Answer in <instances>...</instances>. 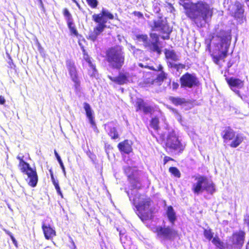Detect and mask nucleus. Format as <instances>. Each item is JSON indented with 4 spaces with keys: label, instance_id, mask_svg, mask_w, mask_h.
I'll list each match as a JSON object with an SVG mask.
<instances>
[{
    "label": "nucleus",
    "instance_id": "nucleus-63",
    "mask_svg": "<svg viewBox=\"0 0 249 249\" xmlns=\"http://www.w3.org/2000/svg\"><path fill=\"white\" fill-rule=\"evenodd\" d=\"M73 2H76V0H72Z\"/></svg>",
    "mask_w": 249,
    "mask_h": 249
},
{
    "label": "nucleus",
    "instance_id": "nucleus-43",
    "mask_svg": "<svg viewBox=\"0 0 249 249\" xmlns=\"http://www.w3.org/2000/svg\"><path fill=\"white\" fill-rule=\"evenodd\" d=\"M153 11L155 13H158L160 11V8L159 7V4L158 3H155L153 4Z\"/></svg>",
    "mask_w": 249,
    "mask_h": 249
},
{
    "label": "nucleus",
    "instance_id": "nucleus-31",
    "mask_svg": "<svg viewBox=\"0 0 249 249\" xmlns=\"http://www.w3.org/2000/svg\"><path fill=\"white\" fill-rule=\"evenodd\" d=\"M74 83V90L76 94H80L81 92V82L80 79H74V80H72Z\"/></svg>",
    "mask_w": 249,
    "mask_h": 249
},
{
    "label": "nucleus",
    "instance_id": "nucleus-33",
    "mask_svg": "<svg viewBox=\"0 0 249 249\" xmlns=\"http://www.w3.org/2000/svg\"><path fill=\"white\" fill-rule=\"evenodd\" d=\"M19 166L20 167L21 172L24 173H26L28 170H29V169L32 168L30 165L24 161L19 162Z\"/></svg>",
    "mask_w": 249,
    "mask_h": 249
},
{
    "label": "nucleus",
    "instance_id": "nucleus-10",
    "mask_svg": "<svg viewBox=\"0 0 249 249\" xmlns=\"http://www.w3.org/2000/svg\"><path fill=\"white\" fill-rule=\"evenodd\" d=\"M156 231L159 237L166 240H172L177 235V232L169 227H158Z\"/></svg>",
    "mask_w": 249,
    "mask_h": 249
},
{
    "label": "nucleus",
    "instance_id": "nucleus-35",
    "mask_svg": "<svg viewBox=\"0 0 249 249\" xmlns=\"http://www.w3.org/2000/svg\"><path fill=\"white\" fill-rule=\"evenodd\" d=\"M54 154H55V157L60 164V166L62 170L64 175L66 177V172L65 171V168L63 163L60 157L59 156V155H58V154L57 153V152H56V150H54Z\"/></svg>",
    "mask_w": 249,
    "mask_h": 249
},
{
    "label": "nucleus",
    "instance_id": "nucleus-40",
    "mask_svg": "<svg viewBox=\"0 0 249 249\" xmlns=\"http://www.w3.org/2000/svg\"><path fill=\"white\" fill-rule=\"evenodd\" d=\"M88 4L92 8H95L98 5V1L97 0H86Z\"/></svg>",
    "mask_w": 249,
    "mask_h": 249
},
{
    "label": "nucleus",
    "instance_id": "nucleus-28",
    "mask_svg": "<svg viewBox=\"0 0 249 249\" xmlns=\"http://www.w3.org/2000/svg\"><path fill=\"white\" fill-rule=\"evenodd\" d=\"M135 39L139 42H142L145 46L150 45V42L148 40V36L146 35L137 34L135 35Z\"/></svg>",
    "mask_w": 249,
    "mask_h": 249
},
{
    "label": "nucleus",
    "instance_id": "nucleus-49",
    "mask_svg": "<svg viewBox=\"0 0 249 249\" xmlns=\"http://www.w3.org/2000/svg\"><path fill=\"white\" fill-rule=\"evenodd\" d=\"M139 66L142 68H143V67L148 68L149 69L153 70H154V69L152 67H149L147 65H143V64L142 63H139Z\"/></svg>",
    "mask_w": 249,
    "mask_h": 249
},
{
    "label": "nucleus",
    "instance_id": "nucleus-19",
    "mask_svg": "<svg viewBox=\"0 0 249 249\" xmlns=\"http://www.w3.org/2000/svg\"><path fill=\"white\" fill-rule=\"evenodd\" d=\"M84 108L86 111V116L89 119V123L94 129L96 128L95 122L94 120V117L93 116V111L92 110L90 106L87 103H84Z\"/></svg>",
    "mask_w": 249,
    "mask_h": 249
},
{
    "label": "nucleus",
    "instance_id": "nucleus-44",
    "mask_svg": "<svg viewBox=\"0 0 249 249\" xmlns=\"http://www.w3.org/2000/svg\"><path fill=\"white\" fill-rule=\"evenodd\" d=\"M179 87V84L177 82H173L171 85L170 86V88L173 90H176Z\"/></svg>",
    "mask_w": 249,
    "mask_h": 249
},
{
    "label": "nucleus",
    "instance_id": "nucleus-11",
    "mask_svg": "<svg viewBox=\"0 0 249 249\" xmlns=\"http://www.w3.org/2000/svg\"><path fill=\"white\" fill-rule=\"evenodd\" d=\"M180 81L182 88H191L196 85L197 79L194 75L186 73L180 77Z\"/></svg>",
    "mask_w": 249,
    "mask_h": 249
},
{
    "label": "nucleus",
    "instance_id": "nucleus-61",
    "mask_svg": "<svg viewBox=\"0 0 249 249\" xmlns=\"http://www.w3.org/2000/svg\"><path fill=\"white\" fill-rule=\"evenodd\" d=\"M76 5L80 8V5L79 4V3L77 2V1L76 0V2H74Z\"/></svg>",
    "mask_w": 249,
    "mask_h": 249
},
{
    "label": "nucleus",
    "instance_id": "nucleus-18",
    "mask_svg": "<svg viewBox=\"0 0 249 249\" xmlns=\"http://www.w3.org/2000/svg\"><path fill=\"white\" fill-rule=\"evenodd\" d=\"M150 37L152 39V41L150 43L149 47L150 49L153 52H157L159 54L160 53L161 50L158 46L159 43V36L156 33H151Z\"/></svg>",
    "mask_w": 249,
    "mask_h": 249
},
{
    "label": "nucleus",
    "instance_id": "nucleus-37",
    "mask_svg": "<svg viewBox=\"0 0 249 249\" xmlns=\"http://www.w3.org/2000/svg\"><path fill=\"white\" fill-rule=\"evenodd\" d=\"M189 0H179V3L180 5L183 7L186 11H188L191 7V5H192V2H187Z\"/></svg>",
    "mask_w": 249,
    "mask_h": 249
},
{
    "label": "nucleus",
    "instance_id": "nucleus-51",
    "mask_svg": "<svg viewBox=\"0 0 249 249\" xmlns=\"http://www.w3.org/2000/svg\"><path fill=\"white\" fill-rule=\"evenodd\" d=\"M5 103V100L3 96H0V104L4 105Z\"/></svg>",
    "mask_w": 249,
    "mask_h": 249
},
{
    "label": "nucleus",
    "instance_id": "nucleus-54",
    "mask_svg": "<svg viewBox=\"0 0 249 249\" xmlns=\"http://www.w3.org/2000/svg\"><path fill=\"white\" fill-rule=\"evenodd\" d=\"M70 30H71V32L74 35H76L77 34V32L74 28L72 27Z\"/></svg>",
    "mask_w": 249,
    "mask_h": 249
},
{
    "label": "nucleus",
    "instance_id": "nucleus-8",
    "mask_svg": "<svg viewBox=\"0 0 249 249\" xmlns=\"http://www.w3.org/2000/svg\"><path fill=\"white\" fill-rule=\"evenodd\" d=\"M148 24L153 31H160L166 34L162 36L163 39H168L172 29L169 27L167 20L162 17H158L153 21H149Z\"/></svg>",
    "mask_w": 249,
    "mask_h": 249
},
{
    "label": "nucleus",
    "instance_id": "nucleus-34",
    "mask_svg": "<svg viewBox=\"0 0 249 249\" xmlns=\"http://www.w3.org/2000/svg\"><path fill=\"white\" fill-rule=\"evenodd\" d=\"M159 121L158 118L154 117L152 118L150 122V126L153 128L155 130L158 131L159 129Z\"/></svg>",
    "mask_w": 249,
    "mask_h": 249
},
{
    "label": "nucleus",
    "instance_id": "nucleus-47",
    "mask_svg": "<svg viewBox=\"0 0 249 249\" xmlns=\"http://www.w3.org/2000/svg\"><path fill=\"white\" fill-rule=\"evenodd\" d=\"M50 172L51 173V180H52L53 184H55L56 183H58V180L55 179V178H54V176H53V173L52 172V171L50 170Z\"/></svg>",
    "mask_w": 249,
    "mask_h": 249
},
{
    "label": "nucleus",
    "instance_id": "nucleus-4",
    "mask_svg": "<svg viewBox=\"0 0 249 249\" xmlns=\"http://www.w3.org/2000/svg\"><path fill=\"white\" fill-rule=\"evenodd\" d=\"M231 40V36L230 33L224 31H220L215 37H213V43L220 53V56L213 57V60L215 64H218L220 57L225 58L227 56Z\"/></svg>",
    "mask_w": 249,
    "mask_h": 249
},
{
    "label": "nucleus",
    "instance_id": "nucleus-12",
    "mask_svg": "<svg viewBox=\"0 0 249 249\" xmlns=\"http://www.w3.org/2000/svg\"><path fill=\"white\" fill-rule=\"evenodd\" d=\"M229 9L232 15L237 19L243 18L244 10L242 4L240 2L235 1L233 5L230 6Z\"/></svg>",
    "mask_w": 249,
    "mask_h": 249
},
{
    "label": "nucleus",
    "instance_id": "nucleus-45",
    "mask_svg": "<svg viewBox=\"0 0 249 249\" xmlns=\"http://www.w3.org/2000/svg\"><path fill=\"white\" fill-rule=\"evenodd\" d=\"M70 242L71 243V245H70V247L71 249H77L76 246L75 245V243L72 240L71 237H69Z\"/></svg>",
    "mask_w": 249,
    "mask_h": 249
},
{
    "label": "nucleus",
    "instance_id": "nucleus-5",
    "mask_svg": "<svg viewBox=\"0 0 249 249\" xmlns=\"http://www.w3.org/2000/svg\"><path fill=\"white\" fill-rule=\"evenodd\" d=\"M192 190L195 194L199 195L204 191L213 194L215 192V187L213 181L205 176H198L195 178Z\"/></svg>",
    "mask_w": 249,
    "mask_h": 249
},
{
    "label": "nucleus",
    "instance_id": "nucleus-58",
    "mask_svg": "<svg viewBox=\"0 0 249 249\" xmlns=\"http://www.w3.org/2000/svg\"><path fill=\"white\" fill-rule=\"evenodd\" d=\"M37 0L39 2L40 6L42 7H43V2L42 1V0Z\"/></svg>",
    "mask_w": 249,
    "mask_h": 249
},
{
    "label": "nucleus",
    "instance_id": "nucleus-1",
    "mask_svg": "<svg viewBox=\"0 0 249 249\" xmlns=\"http://www.w3.org/2000/svg\"><path fill=\"white\" fill-rule=\"evenodd\" d=\"M212 5L204 0L192 3L189 9L185 11L186 16L193 20L197 26L202 27L213 15Z\"/></svg>",
    "mask_w": 249,
    "mask_h": 249
},
{
    "label": "nucleus",
    "instance_id": "nucleus-25",
    "mask_svg": "<svg viewBox=\"0 0 249 249\" xmlns=\"http://www.w3.org/2000/svg\"><path fill=\"white\" fill-rule=\"evenodd\" d=\"M166 214L169 221L174 224L177 219L176 213L172 206H168L166 210Z\"/></svg>",
    "mask_w": 249,
    "mask_h": 249
},
{
    "label": "nucleus",
    "instance_id": "nucleus-17",
    "mask_svg": "<svg viewBox=\"0 0 249 249\" xmlns=\"http://www.w3.org/2000/svg\"><path fill=\"white\" fill-rule=\"evenodd\" d=\"M66 67L71 80L79 78L76 66L73 62L67 60L66 62Z\"/></svg>",
    "mask_w": 249,
    "mask_h": 249
},
{
    "label": "nucleus",
    "instance_id": "nucleus-53",
    "mask_svg": "<svg viewBox=\"0 0 249 249\" xmlns=\"http://www.w3.org/2000/svg\"><path fill=\"white\" fill-rule=\"evenodd\" d=\"M164 135H161L160 136V139H158L157 138H156V139H157L158 142H163V141L164 140Z\"/></svg>",
    "mask_w": 249,
    "mask_h": 249
},
{
    "label": "nucleus",
    "instance_id": "nucleus-42",
    "mask_svg": "<svg viewBox=\"0 0 249 249\" xmlns=\"http://www.w3.org/2000/svg\"><path fill=\"white\" fill-rule=\"evenodd\" d=\"M64 15L68 19V20H70V18H71V14L68 10L66 8L64 9Z\"/></svg>",
    "mask_w": 249,
    "mask_h": 249
},
{
    "label": "nucleus",
    "instance_id": "nucleus-26",
    "mask_svg": "<svg viewBox=\"0 0 249 249\" xmlns=\"http://www.w3.org/2000/svg\"><path fill=\"white\" fill-rule=\"evenodd\" d=\"M163 67L161 65H159V66L157 67V69H155V71H160V73L159 74L157 77V78L155 79L157 82H159L160 83L162 82L163 80L167 78V74L165 73L164 71H162Z\"/></svg>",
    "mask_w": 249,
    "mask_h": 249
},
{
    "label": "nucleus",
    "instance_id": "nucleus-21",
    "mask_svg": "<svg viewBox=\"0 0 249 249\" xmlns=\"http://www.w3.org/2000/svg\"><path fill=\"white\" fill-rule=\"evenodd\" d=\"M136 106L137 111L139 110H142L145 114L151 113L152 110V108L150 106L147 105L142 100L140 99H138L136 102Z\"/></svg>",
    "mask_w": 249,
    "mask_h": 249
},
{
    "label": "nucleus",
    "instance_id": "nucleus-39",
    "mask_svg": "<svg viewBox=\"0 0 249 249\" xmlns=\"http://www.w3.org/2000/svg\"><path fill=\"white\" fill-rule=\"evenodd\" d=\"M173 112L174 114V115L176 118V119L180 123L182 124V117L181 115L178 112V111L175 109H173Z\"/></svg>",
    "mask_w": 249,
    "mask_h": 249
},
{
    "label": "nucleus",
    "instance_id": "nucleus-15",
    "mask_svg": "<svg viewBox=\"0 0 249 249\" xmlns=\"http://www.w3.org/2000/svg\"><path fill=\"white\" fill-rule=\"evenodd\" d=\"M108 78L110 80L119 85H123L129 82V74L128 72H120L118 76H108Z\"/></svg>",
    "mask_w": 249,
    "mask_h": 249
},
{
    "label": "nucleus",
    "instance_id": "nucleus-59",
    "mask_svg": "<svg viewBox=\"0 0 249 249\" xmlns=\"http://www.w3.org/2000/svg\"><path fill=\"white\" fill-rule=\"evenodd\" d=\"M71 23L69 21L68 22V25H69V28L71 29V28H72V27H71Z\"/></svg>",
    "mask_w": 249,
    "mask_h": 249
},
{
    "label": "nucleus",
    "instance_id": "nucleus-7",
    "mask_svg": "<svg viewBox=\"0 0 249 249\" xmlns=\"http://www.w3.org/2000/svg\"><path fill=\"white\" fill-rule=\"evenodd\" d=\"M165 128L167 130V137L166 141V146L170 149L182 152L185 148V145L181 142L177 136L175 130L165 124Z\"/></svg>",
    "mask_w": 249,
    "mask_h": 249
},
{
    "label": "nucleus",
    "instance_id": "nucleus-27",
    "mask_svg": "<svg viewBox=\"0 0 249 249\" xmlns=\"http://www.w3.org/2000/svg\"><path fill=\"white\" fill-rule=\"evenodd\" d=\"M120 240L124 249H128L132 245V241L129 237L124 234H120Z\"/></svg>",
    "mask_w": 249,
    "mask_h": 249
},
{
    "label": "nucleus",
    "instance_id": "nucleus-50",
    "mask_svg": "<svg viewBox=\"0 0 249 249\" xmlns=\"http://www.w3.org/2000/svg\"><path fill=\"white\" fill-rule=\"evenodd\" d=\"M53 185H54L55 188V189H56V190L57 192L58 193H59V194H60L61 195V192H60V187H59V186L58 183H56V184H53Z\"/></svg>",
    "mask_w": 249,
    "mask_h": 249
},
{
    "label": "nucleus",
    "instance_id": "nucleus-14",
    "mask_svg": "<svg viewBox=\"0 0 249 249\" xmlns=\"http://www.w3.org/2000/svg\"><path fill=\"white\" fill-rule=\"evenodd\" d=\"M245 236V233L242 231L234 233L232 236V244L236 246L237 248L240 249L244 244Z\"/></svg>",
    "mask_w": 249,
    "mask_h": 249
},
{
    "label": "nucleus",
    "instance_id": "nucleus-3",
    "mask_svg": "<svg viewBox=\"0 0 249 249\" xmlns=\"http://www.w3.org/2000/svg\"><path fill=\"white\" fill-rule=\"evenodd\" d=\"M114 16L106 9L103 8L102 12L99 14H93L92 16V20L97 23V25L94 28L93 31L89 34V38L94 41L101 33L107 27V19H113Z\"/></svg>",
    "mask_w": 249,
    "mask_h": 249
},
{
    "label": "nucleus",
    "instance_id": "nucleus-36",
    "mask_svg": "<svg viewBox=\"0 0 249 249\" xmlns=\"http://www.w3.org/2000/svg\"><path fill=\"white\" fill-rule=\"evenodd\" d=\"M89 74L91 77H96L97 75V71L96 69L95 66L94 64L89 66Z\"/></svg>",
    "mask_w": 249,
    "mask_h": 249
},
{
    "label": "nucleus",
    "instance_id": "nucleus-64",
    "mask_svg": "<svg viewBox=\"0 0 249 249\" xmlns=\"http://www.w3.org/2000/svg\"><path fill=\"white\" fill-rule=\"evenodd\" d=\"M170 83H171V80H170V81L169 82V84L170 85Z\"/></svg>",
    "mask_w": 249,
    "mask_h": 249
},
{
    "label": "nucleus",
    "instance_id": "nucleus-32",
    "mask_svg": "<svg viewBox=\"0 0 249 249\" xmlns=\"http://www.w3.org/2000/svg\"><path fill=\"white\" fill-rule=\"evenodd\" d=\"M108 133L113 139H116L119 136L116 128L114 127L108 126Z\"/></svg>",
    "mask_w": 249,
    "mask_h": 249
},
{
    "label": "nucleus",
    "instance_id": "nucleus-24",
    "mask_svg": "<svg viewBox=\"0 0 249 249\" xmlns=\"http://www.w3.org/2000/svg\"><path fill=\"white\" fill-rule=\"evenodd\" d=\"M212 242L218 249H232L231 245L227 242H221L218 238H213Z\"/></svg>",
    "mask_w": 249,
    "mask_h": 249
},
{
    "label": "nucleus",
    "instance_id": "nucleus-60",
    "mask_svg": "<svg viewBox=\"0 0 249 249\" xmlns=\"http://www.w3.org/2000/svg\"><path fill=\"white\" fill-rule=\"evenodd\" d=\"M232 66V63L229 62L228 64V67L229 68L231 67Z\"/></svg>",
    "mask_w": 249,
    "mask_h": 249
},
{
    "label": "nucleus",
    "instance_id": "nucleus-6",
    "mask_svg": "<svg viewBox=\"0 0 249 249\" xmlns=\"http://www.w3.org/2000/svg\"><path fill=\"white\" fill-rule=\"evenodd\" d=\"M107 60L109 65L114 69H120L124 64V55L120 46L112 47L107 51Z\"/></svg>",
    "mask_w": 249,
    "mask_h": 249
},
{
    "label": "nucleus",
    "instance_id": "nucleus-55",
    "mask_svg": "<svg viewBox=\"0 0 249 249\" xmlns=\"http://www.w3.org/2000/svg\"><path fill=\"white\" fill-rule=\"evenodd\" d=\"M171 160V159L169 157H165L164 158V163H166L168 160Z\"/></svg>",
    "mask_w": 249,
    "mask_h": 249
},
{
    "label": "nucleus",
    "instance_id": "nucleus-23",
    "mask_svg": "<svg viewBox=\"0 0 249 249\" xmlns=\"http://www.w3.org/2000/svg\"><path fill=\"white\" fill-rule=\"evenodd\" d=\"M42 228L45 237L46 239H49L55 235V231L53 229L50 225H46L44 223L42 224Z\"/></svg>",
    "mask_w": 249,
    "mask_h": 249
},
{
    "label": "nucleus",
    "instance_id": "nucleus-56",
    "mask_svg": "<svg viewBox=\"0 0 249 249\" xmlns=\"http://www.w3.org/2000/svg\"><path fill=\"white\" fill-rule=\"evenodd\" d=\"M23 156L20 157V156H18L17 157V159L19 160V162H21V161H24L23 160Z\"/></svg>",
    "mask_w": 249,
    "mask_h": 249
},
{
    "label": "nucleus",
    "instance_id": "nucleus-38",
    "mask_svg": "<svg viewBox=\"0 0 249 249\" xmlns=\"http://www.w3.org/2000/svg\"><path fill=\"white\" fill-rule=\"evenodd\" d=\"M169 172L175 177L179 178L180 177V173L178 169L175 167H170L169 169Z\"/></svg>",
    "mask_w": 249,
    "mask_h": 249
},
{
    "label": "nucleus",
    "instance_id": "nucleus-52",
    "mask_svg": "<svg viewBox=\"0 0 249 249\" xmlns=\"http://www.w3.org/2000/svg\"><path fill=\"white\" fill-rule=\"evenodd\" d=\"M134 14L135 16L138 17L139 18H142L143 16L142 14L140 12H136L135 11V12H134Z\"/></svg>",
    "mask_w": 249,
    "mask_h": 249
},
{
    "label": "nucleus",
    "instance_id": "nucleus-13",
    "mask_svg": "<svg viewBox=\"0 0 249 249\" xmlns=\"http://www.w3.org/2000/svg\"><path fill=\"white\" fill-rule=\"evenodd\" d=\"M227 81L231 89L238 96H241L239 90L236 89V88L239 89L243 88L244 86L243 81L239 79L233 77L227 79Z\"/></svg>",
    "mask_w": 249,
    "mask_h": 249
},
{
    "label": "nucleus",
    "instance_id": "nucleus-62",
    "mask_svg": "<svg viewBox=\"0 0 249 249\" xmlns=\"http://www.w3.org/2000/svg\"><path fill=\"white\" fill-rule=\"evenodd\" d=\"M8 63H9V65H10L11 68H12V66H11V64H12V65H14V64H13V63L12 62H11L10 61Z\"/></svg>",
    "mask_w": 249,
    "mask_h": 249
},
{
    "label": "nucleus",
    "instance_id": "nucleus-16",
    "mask_svg": "<svg viewBox=\"0 0 249 249\" xmlns=\"http://www.w3.org/2000/svg\"><path fill=\"white\" fill-rule=\"evenodd\" d=\"M25 174L28 176L26 180L28 182V184L33 187L36 186L38 181V176L36 169L31 168Z\"/></svg>",
    "mask_w": 249,
    "mask_h": 249
},
{
    "label": "nucleus",
    "instance_id": "nucleus-29",
    "mask_svg": "<svg viewBox=\"0 0 249 249\" xmlns=\"http://www.w3.org/2000/svg\"><path fill=\"white\" fill-rule=\"evenodd\" d=\"M167 65L169 68L175 69L178 72L185 68V65L183 64L171 61L167 62Z\"/></svg>",
    "mask_w": 249,
    "mask_h": 249
},
{
    "label": "nucleus",
    "instance_id": "nucleus-22",
    "mask_svg": "<svg viewBox=\"0 0 249 249\" xmlns=\"http://www.w3.org/2000/svg\"><path fill=\"white\" fill-rule=\"evenodd\" d=\"M165 57L167 60V63L169 61L176 62L179 60V56L175 51L165 49L164 50Z\"/></svg>",
    "mask_w": 249,
    "mask_h": 249
},
{
    "label": "nucleus",
    "instance_id": "nucleus-57",
    "mask_svg": "<svg viewBox=\"0 0 249 249\" xmlns=\"http://www.w3.org/2000/svg\"><path fill=\"white\" fill-rule=\"evenodd\" d=\"M11 238L13 243L16 245V239L14 238V237L12 235H11Z\"/></svg>",
    "mask_w": 249,
    "mask_h": 249
},
{
    "label": "nucleus",
    "instance_id": "nucleus-48",
    "mask_svg": "<svg viewBox=\"0 0 249 249\" xmlns=\"http://www.w3.org/2000/svg\"><path fill=\"white\" fill-rule=\"evenodd\" d=\"M131 169V168L129 166L125 167L124 168V172L128 176H130L131 175V173H130Z\"/></svg>",
    "mask_w": 249,
    "mask_h": 249
},
{
    "label": "nucleus",
    "instance_id": "nucleus-46",
    "mask_svg": "<svg viewBox=\"0 0 249 249\" xmlns=\"http://www.w3.org/2000/svg\"><path fill=\"white\" fill-rule=\"evenodd\" d=\"M84 59H85V60L89 64V66H90V65H91L92 64H93L92 63V61H91V58L89 56V55H85L84 56Z\"/></svg>",
    "mask_w": 249,
    "mask_h": 249
},
{
    "label": "nucleus",
    "instance_id": "nucleus-20",
    "mask_svg": "<svg viewBox=\"0 0 249 249\" xmlns=\"http://www.w3.org/2000/svg\"><path fill=\"white\" fill-rule=\"evenodd\" d=\"M131 142L127 140L120 142L118 147L121 152L129 154L132 151Z\"/></svg>",
    "mask_w": 249,
    "mask_h": 249
},
{
    "label": "nucleus",
    "instance_id": "nucleus-30",
    "mask_svg": "<svg viewBox=\"0 0 249 249\" xmlns=\"http://www.w3.org/2000/svg\"><path fill=\"white\" fill-rule=\"evenodd\" d=\"M170 100L176 106L182 105L186 103L185 99L184 98L171 97Z\"/></svg>",
    "mask_w": 249,
    "mask_h": 249
},
{
    "label": "nucleus",
    "instance_id": "nucleus-9",
    "mask_svg": "<svg viewBox=\"0 0 249 249\" xmlns=\"http://www.w3.org/2000/svg\"><path fill=\"white\" fill-rule=\"evenodd\" d=\"M222 137L225 142L232 141L230 146L231 147H237L244 140V136L242 134H237L231 128L226 127L222 132Z\"/></svg>",
    "mask_w": 249,
    "mask_h": 249
},
{
    "label": "nucleus",
    "instance_id": "nucleus-41",
    "mask_svg": "<svg viewBox=\"0 0 249 249\" xmlns=\"http://www.w3.org/2000/svg\"><path fill=\"white\" fill-rule=\"evenodd\" d=\"M204 234L205 237L208 240H211L213 237V234L210 230H205Z\"/></svg>",
    "mask_w": 249,
    "mask_h": 249
},
{
    "label": "nucleus",
    "instance_id": "nucleus-2",
    "mask_svg": "<svg viewBox=\"0 0 249 249\" xmlns=\"http://www.w3.org/2000/svg\"><path fill=\"white\" fill-rule=\"evenodd\" d=\"M130 201L135 207L139 212L138 216L142 221L152 218V209L151 207L152 201L151 199L139 193L137 189L132 190L131 194L127 192Z\"/></svg>",
    "mask_w": 249,
    "mask_h": 249
}]
</instances>
